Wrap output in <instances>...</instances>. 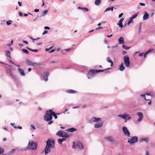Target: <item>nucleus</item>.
I'll return each mask as SVG.
<instances>
[{
	"instance_id": "40",
	"label": "nucleus",
	"mask_w": 155,
	"mask_h": 155,
	"mask_svg": "<svg viewBox=\"0 0 155 155\" xmlns=\"http://www.w3.org/2000/svg\"><path fill=\"white\" fill-rule=\"evenodd\" d=\"M122 47L123 48L126 50H128L130 48V47H126L124 45H123Z\"/></svg>"
},
{
	"instance_id": "34",
	"label": "nucleus",
	"mask_w": 155,
	"mask_h": 155,
	"mask_svg": "<svg viewBox=\"0 0 155 155\" xmlns=\"http://www.w3.org/2000/svg\"><path fill=\"white\" fill-rule=\"evenodd\" d=\"M133 21L132 18H131L130 17L127 22V24L128 25H129L130 23H133Z\"/></svg>"
},
{
	"instance_id": "50",
	"label": "nucleus",
	"mask_w": 155,
	"mask_h": 155,
	"mask_svg": "<svg viewBox=\"0 0 155 155\" xmlns=\"http://www.w3.org/2000/svg\"><path fill=\"white\" fill-rule=\"evenodd\" d=\"M144 54V53H141L139 54V56L140 57H142L143 55Z\"/></svg>"
},
{
	"instance_id": "47",
	"label": "nucleus",
	"mask_w": 155,
	"mask_h": 155,
	"mask_svg": "<svg viewBox=\"0 0 155 155\" xmlns=\"http://www.w3.org/2000/svg\"><path fill=\"white\" fill-rule=\"evenodd\" d=\"M73 50V49L72 48H69L68 49H64V50L65 51H70L71 50Z\"/></svg>"
},
{
	"instance_id": "30",
	"label": "nucleus",
	"mask_w": 155,
	"mask_h": 155,
	"mask_svg": "<svg viewBox=\"0 0 155 155\" xmlns=\"http://www.w3.org/2000/svg\"><path fill=\"white\" fill-rule=\"evenodd\" d=\"M66 92L68 93H73L76 92V91L71 89L67 90Z\"/></svg>"
},
{
	"instance_id": "52",
	"label": "nucleus",
	"mask_w": 155,
	"mask_h": 155,
	"mask_svg": "<svg viewBox=\"0 0 155 155\" xmlns=\"http://www.w3.org/2000/svg\"><path fill=\"white\" fill-rule=\"evenodd\" d=\"M19 128L20 129H22V127L21 126H18V127H16V128L15 129H18Z\"/></svg>"
},
{
	"instance_id": "63",
	"label": "nucleus",
	"mask_w": 155,
	"mask_h": 155,
	"mask_svg": "<svg viewBox=\"0 0 155 155\" xmlns=\"http://www.w3.org/2000/svg\"><path fill=\"white\" fill-rule=\"evenodd\" d=\"M131 118V117L130 116H129L126 118V119L127 120H129Z\"/></svg>"
},
{
	"instance_id": "61",
	"label": "nucleus",
	"mask_w": 155,
	"mask_h": 155,
	"mask_svg": "<svg viewBox=\"0 0 155 155\" xmlns=\"http://www.w3.org/2000/svg\"><path fill=\"white\" fill-rule=\"evenodd\" d=\"M123 15V13H121L119 15L118 17L119 18H120Z\"/></svg>"
},
{
	"instance_id": "55",
	"label": "nucleus",
	"mask_w": 155,
	"mask_h": 155,
	"mask_svg": "<svg viewBox=\"0 0 155 155\" xmlns=\"http://www.w3.org/2000/svg\"><path fill=\"white\" fill-rule=\"evenodd\" d=\"M142 23L141 22L140 23V27L139 29V32L141 30V25Z\"/></svg>"
},
{
	"instance_id": "32",
	"label": "nucleus",
	"mask_w": 155,
	"mask_h": 155,
	"mask_svg": "<svg viewBox=\"0 0 155 155\" xmlns=\"http://www.w3.org/2000/svg\"><path fill=\"white\" fill-rule=\"evenodd\" d=\"M5 52H6V55L7 56H8L10 58H11V57H10V56L11 53H10V51L9 50H8L7 51H5Z\"/></svg>"
},
{
	"instance_id": "2",
	"label": "nucleus",
	"mask_w": 155,
	"mask_h": 155,
	"mask_svg": "<svg viewBox=\"0 0 155 155\" xmlns=\"http://www.w3.org/2000/svg\"><path fill=\"white\" fill-rule=\"evenodd\" d=\"M52 119V117L51 114V112L49 111V110H47L46 114L44 116V119L45 120L48 121L51 120Z\"/></svg>"
},
{
	"instance_id": "36",
	"label": "nucleus",
	"mask_w": 155,
	"mask_h": 155,
	"mask_svg": "<svg viewBox=\"0 0 155 155\" xmlns=\"http://www.w3.org/2000/svg\"><path fill=\"white\" fill-rule=\"evenodd\" d=\"M48 11L47 10H46L44 11L42 13V16L43 17L45 16V15L47 13Z\"/></svg>"
},
{
	"instance_id": "23",
	"label": "nucleus",
	"mask_w": 155,
	"mask_h": 155,
	"mask_svg": "<svg viewBox=\"0 0 155 155\" xmlns=\"http://www.w3.org/2000/svg\"><path fill=\"white\" fill-rule=\"evenodd\" d=\"M77 145L78 148L81 149H82L83 148V147L82 144L80 142H78L77 143Z\"/></svg>"
},
{
	"instance_id": "41",
	"label": "nucleus",
	"mask_w": 155,
	"mask_h": 155,
	"mask_svg": "<svg viewBox=\"0 0 155 155\" xmlns=\"http://www.w3.org/2000/svg\"><path fill=\"white\" fill-rule=\"evenodd\" d=\"M4 152V150L2 148L0 147V155L1 153H3Z\"/></svg>"
},
{
	"instance_id": "49",
	"label": "nucleus",
	"mask_w": 155,
	"mask_h": 155,
	"mask_svg": "<svg viewBox=\"0 0 155 155\" xmlns=\"http://www.w3.org/2000/svg\"><path fill=\"white\" fill-rule=\"evenodd\" d=\"M23 42L25 44L28 45V42L26 41L23 40Z\"/></svg>"
},
{
	"instance_id": "54",
	"label": "nucleus",
	"mask_w": 155,
	"mask_h": 155,
	"mask_svg": "<svg viewBox=\"0 0 155 155\" xmlns=\"http://www.w3.org/2000/svg\"><path fill=\"white\" fill-rule=\"evenodd\" d=\"M146 100H149L150 101H149V102L148 103V104L149 105H150L151 104V100H149V99H147Z\"/></svg>"
},
{
	"instance_id": "7",
	"label": "nucleus",
	"mask_w": 155,
	"mask_h": 155,
	"mask_svg": "<svg viewBox=\"0 0 155 155\" xmlns=\"http://www.w3.org/2000/svg\"><path fill=\"white\" fill-rule=\"evenodd\" d=\"M96 73L95 69H91L88 72L87 76L88 79H90L93 78L94 74Z\"/></svg>"
},
{
	"instance_id": "22",
	"label": "nucleus",
	"mask_w": 155,
	"mask_h": 155,
	"mask_svg": "<svg viewBox=\"0 0 155 155\" xmlns=\"http://www.w3.org/2000/svg\"><path fill=\"white\" fill-rule=\"evenodd\" d=\"M103 124L102 123L96 124L94 125V127L95 128H99L102 126Z\"/></svg>"
},
{
	"instance_id": "5",
	"label": "nucleus",
	"mask_w": 155,
	"mask_h": 155,
	"mask_svg": "<svg viewBox=\"0 0 155 155\" xmlns=\"http://www.w3.org/2000/svg\"><path fill=\"white\" fill-rule=\"evenodd\" d=\"M101 121V118L99 117H94L91 119H90L88 120V122L90 124H92L94 122L98 123L99 122Z\"/></svg>"
},
{
	"instance_id": "62",
	"label": "nucleus",
	"mask_w": 155,
	"mask_h": 155,
	"mask_svg": "<svg viewBox=\"0 0 155 155\" xmlns=\"http://www.w3.org/2000/svg\"><path fill=\"white\" fill-rule=\"evenodd\" d=\"M18 3L19 5V6H21V5H22V3L21 2H18Z\"/></svg>"
},
{
	"instance_id": "45",
	"label": "nucleus",
	"mask_w": 155,
	"mask_h": 155,
	"mask_svg": "<svg viewBox=\"0 0 155 155\" xmlns=\"http://www.w3.org/2000/svg\"><path fill=\"white\" fill-rule=\"evenodd\" d=\"M110 10V7H108L106 8L105 10L104 11V12H106L109 11Z\"/></svg>"
},
{
	"instance_id": "48",
	"label": "nucleus",
	"mask_w": 155,
	"mask_h": 155,
	"mask_svg": "<svg viewBox=\"0 0 155 155\" xmlns=\"http://www.w3.org/2000/svg\"><path fill=\"white\" fill-rule=\"evenodd\" d=\"M44 29H48V30H49L50 29V28L49 27H48V26H45L44 27Z\"/></svg>"
},
{
	"instance_id": "29",
	"label": "nucleus",
	"mask_w": 155,
	"mask_h": 155,
	"mask_svg": "<svg viewBox=\"0 0 155 155\" xmlns=\"http://www.w3.org/2000/svg\"><path fill=\"white\" fill-rule=\"evenodd\" d=\"M107 61L108 62L111 63V66H112L113 65V62L110 59V58L109 57H107Z\"/></svg>"
},
{
	"instance_id": "10",
	"label": "nucleus",
	"mask_w": 155,
	"mask_h": 155,
	"mask_svg": "<svg viewBox=\"0 0 155 155\" xmlns=\"http://www.w3.org/2000/svg\"><path fill=\"white\" fill-rule=\"evenodd\" d=\"M51 149H52L46 146L45 149L43 151L45 153V154L46 155L48 153H50L51 152Z\"/></svg>"
},
{
	"instance_id": "19",
	"label": "nucleus",
	"mask_w": 155,
	"mask_h": 155,
	"mask_svg": "<svg viewBox=\"0 0 155 155\" xmlns=\"http://www.w3.org/2000/svg\"><path fill=\"white\" fill-rule=\"evenodd\" d=\"M149 14L146 12L144 13V14L143 17V20H146L148 19L149 18Z\"/></svg>"
},
{
	"instance_id": "59",
	"label": "nucleus",
	"mask_w": 155,
	"mask_h": 155,
	"mask_svg": "<svg viewBox=\"0 0 155 155\" xmlns=\"http://www.w3.org/2000/svg\"><path fill=\"white\" fill-rule=\"evenodd\" d=\"M146 155H150L148 151H146Z\"/></svg>"
},
{
	"instance_id": "42",
	"label": "nucleus",
	"mask_w": 155,
	"mask_h": 155,
	"mask_svg": "<svg viewBox=\"0 0 155 155\" xmlns=\"http://www.w3.org/2000/svg\"><path fill=\"white\" fill-rule=\"evenodd\" d=\"M53 48V46H51V47H49L48 48H46L45 50L46 51H49V50H50L52 48Z\"/></svg>"
},
{
	"instance_id": "9",
	"label": "nucleus",
	"mask_w": 155,
	"mask_h": 155,
	"mask_svg": "<svg viewBox=\"0 0 155 155\" xmlns=\"http://www.w3.org/2000/svg\"><path fill=\"white\" fill-rule=\"evenodd\" d=\"M122 129L124 135L127 137H130V133L127 128L125 126H124L122 127Z\"/></svg>"
},
{
	"instance_id": "11",
	"label": "nucleus",
	"mask_w": 155,
	"mask_h": 155,
	"mask_svg": "<svg viewBox=\"0 0 155 155\" xmlns=\"http://www.w3.org/2000/svg\"><path fill=\"white\" fill-rule=\"evenodd\" d=\"M49 75V73L48 72L43 73L42 74L43 78L45 82L48 81V77Z\"/></svg>"
},
{
	"instance_id": "14",
	"label": "nucleus",
	"mask_w": 155,
	"mask_h": 155,
	"mask_svg": "<svg viewBox=\"0 0 155 155\" xmlns=\"http://www.w3.org/2000/svg\"><path fill=\"white\" fill-rule=\"evenodd\" d=\"M18 70L19 73L21 76H24L25 75L24 71L22 69L20 68H18Z\"/></svg>"
},
{
	"instance_id": "8",
	"label": "nucleus",
	"mask_w": 155,
	"mask_h": 155,
	"mask_svg": "<svg viewBox=\"0 0 155 155\" xmlns=\"http://www.w3.org/2000/svg\"><path fill=\"white\" fill-rule=\"evenodd\" d=\"M26 62L28 65L32 66H40L41 65V64L40 63L33 62L28 59H27L26 60Z\"/></svg>"
},
{
	"instance_id": "58",
	"label": "nucleus",
	"mask_w": 155,
	"mask_h": 155,
	"mask_svg": "<svg viewBox=\"0 0 155 155\" xmlns=\"http://www.w3.org/2000/svg\"><path fill=\"white\" fill-rule=\"evenodd\" d=\"M30 39L32 40H33V41L34 42V41H35L36 40V39H34L32 37H31L30 38Z\"/></svg>"
},
{
	"instance_id": "37",
	"label": "nucleus",
	"mask_w": 155,
	"mask_h": 155,
	"mask_svg": "<svg viewBox=\"0 0 155 155\" xmlns=\"http://www.w3.org/2000/svg\"><path fill=\"white\" fill-rule=\"evenodd\" d=\"M138 15V14L136 13L135 14L133 15L132 17H131L130 18H132V19L134 18H136L137 16Z\"/></svg>"
},
{
	"instance_id": "38",
	"label": "nucleus",
	"mask_w": 155,
	"mask_h": 155,
	"mask_svg": "<svg viewBox=\"0 0 155 155\" xmlns=\"http://www.w3.org/2000/svg\"><path fill=\"white\" fill-rule=\"evenodd\" d=\"M12 22V21L11 20H9V21H6V24L8 25H11Z\"/></svg>"
},
{
	"instance_id": "26",
	"label": "nucleus",
	"mask_w": 155,
	"mask_h": 155,
	"mask_svg": "<svg viewBox=\"0 0 155 155\" xmlns=\"http://www.w3.org/2000/svg\"><path fill=\"white\" fill-rule=\"evenodd\" d=\"M66 140V138L64 137L61 139L59 138L58 140V142L60 144H61L63 141L65 140Z\"/></svg>"
},
{
	"instance_id": "17",
	"label": "nucleus",
	"mask_w": 155,
	"mask_h": 155,
	"mask_svg": "<svg viewBox=\"0 0 155 155\" xmlns=\"http://www.w3.org/2000/svg\"><path fill=\"white\" fill-rule=\"evenodd\" d=\"M149 141V138L148 137L142 138L140 139V141L141 142L145 141L148 143Z\"/></svg>"
},
{
	"instance_id": "3",
	"label": "nucleus",
	"mask_w": 155,
	"mask_h": 155,
	"mask_svg": "<svg viewBox=\"0 0 155 155\" xmlns=\"http://www.w3.org/2000/svg\"><path fill=\"white\" fill-rule=\"evenodd\" d=\"M138 141V138L137 136L131 137L128 138L127 142L130 145L136 143Z\"/></svg>"
},
{
	"instance_id": "12",
	"label": "nucleus",
	"mask_w": 155,
	"mask_h": 155,
	"mask_svg": "<svg viewBox=\"0 0 155 155\" xmlns=\"http://www.w3.org/2000/svg\"><path fill=\"white\" fill-rule=\"evenodd\" d=\"M129 116V114H127L126 113H124L123 114H119L117 115L118 117H119L122 118L124 120H125L126 119V118Z\"/></svg>"
},
{
	"instance_id": "53",
	"label": "nucleus",
	"mask_w": 155,
	"mask_h": 155,
	"mask_svg": "<svg viewBox=\"0 0 155 155\" xmlns=\"http://www.w3.org/2000/svg\"><path fill=\"white\" fill-rule=\"evenodd\" d=\"M124 18H121L119 20V21L120 22H122L123 21H124Z\"/></svg>"
},
{
	"instance_id": "35",
	"label": "nucleus",
	"mask_w": 155,
	"mask_h": 155,
	"mask_svg": "<svg viewBox=\"0 0 155 155\" xmlns=\"http://www.w3.org/2000/svg\"><path fill=\"white\" fill-rule=\"evenodd\" d=\"M117 25H118L120 27H121V28H122L123 26L122 23L121 22H120L119 21L117 23Z\"/></svg>"
},
{
	"instance_id": "57",
	"label": "nucleus",
	"mask_w": 155,
	"mask_h": 155,
	"mask_svg": "<svg viewBox=\"0 0 155 155\" xmlns=\"http://www.w3.org/2000/svg\"><path fill=\"white\" fill-rule=\"evenodd\" d=\"M15 151V149H12L11 151V153H14Z\"/></svg>"
},
{
	"instance_id": "44",
	"label": "nucleus",
	"mask_w": 155,
	"mask_h": 155,
	"mask_svg": "<svg viewBox=\"0 0 155 155\" xmlns=\"http://www.w3.org/2000/svg\"><path fill=\"white\" fill-rule=\"evenodd\" d=\"M140 96L143 97L145 100H147V99L145 97V94H141L140 95Z\"/></svg>"
},
{
	"instance_id": "51",
	"label": "nucleus",
	"mask_w": 155,
	"mask_h": 155,
	"mask_svg": "<svg viewBox=\"0 0 155 155\" xmlns=\"http://www.w3.org/2000/svg\"><path fill=\"white\" fill-rule=\"evenodd\" d=\"M48 32V31L47 30H45L43 33L42 34L43 35H45V34H47Z\"/></svg>"
},
{
	"instance_id": "1",
	"label": "nucleus",
	"mask_w": 155,
	"mask_h": 155,
	"mask_svg": "<svg viewBox=\"0 0 155 155\" xmlns=\"http://www.w3.org/2000/svg\"><path fill=\"white\" fill-rule=\"evenodd\" d=\"M37 144L35 142L31 141H29L28 146L24 150H35L37 149Z\"/></svg>"
},
{
	"instance_id": "56",
	"label": "nucleus",
	"mask_w": 155,
	"mask_h": 155,
	"mask_svg": "<svg viewBox=\"0 0 155 155\" xmlns=\"http://www.w3.org/2000/svg\"><path fill=\"white\" fill-rule=\"evenodd\" d=\"M139 4L141 5V6H145V4L144 3H139Z\"/></svg>"
},
{
	"instance_id": "24",
	"label": "nucleus",
	"mask_w": 155,
	"mask_h": 155,
	"mask_svg": "<svg viewBox=\"0 0 155 155\" xmlns=\"http://www.w3.org/2000/svg\"><path fill=\"white\" fill-rule=\"evenodd\" d=\"M62 135L63 137L68 138L69 137V135L67 133L64 131H63Z\"/></svg>"
},
{
	"instance_id": "46",
	"label": "nucleus",
	"mask_w": 155,
	"mask_h": 155,
	"mask_svg": "<svg viewBox=\"0 0 155 155\" xmlns=\"http://www.w3.org/2000/svg\"><path fill=\"white\" fill-rule=\"evenodd\" d=\"M11 124L12 125V126L14 127V128H15H15H16V127L15 126V124L14 123H11Z\"/></svg>"
},
{
	"instance_id": "64",
	"label": "nucleus",
	"mask_w": 155,
	"mask_h": 155,
	"mask_svg": "<svg viewBox=\"0 0 155 155\" xmlns=\"http://www.w3.org/2000/svg\"><path fill=\"white\" fill-rule=\"evenodd\" d=\"M53 122V121L52 120H51L48 122V124H49V125L51 124H52V123Z\"/></svg>"
},
{
	"instance_id": "60",
	"label": "nucleus",
	"mask_w": 155,
	"mask_h": 155,
	"mask_svg": "<svg viewBox=\"0 0 155 155\" xmlns=\"http://www.w3.org/2000/svg\"><path fill=\"white\" fill-rule=\"evenodd\" d=\"M31 127L33 128L34 129H35V127L34 125H31Z\"/></svg>"
},
{
	"instance_id": "20",
	"label": "nucleus",
	"mask_w": 155,
	"mask_h": 155,
	"mask_svg": "<svg viewBox=\"0 0 155 155\" xmlns=\"http://www.w3.org/2000/svg\"><path fill=\"white\" fill-rule=\"evenodd\" d=\"M118 42L119 44H121L124 43V39L123 37H120L118 39Z\"/></svg>"
},
{
	"instance_id": "21",
	"label": "nucleus",
	"mask_w": 155,
	"mask_h": 155,
	"mask_svg": "<svg viewBox=\"0 0 155 155\" xmlns=\"http://www.w3.org/2000/svg\"><path fill=\"white\" fill-rule=\"evenodd\" d=\"M62 133L63 131L61 130H60L56 133V135L58 137H62Z\"/></svg>"
},
{
	"instance_id": "31",
	"label": "nucleus",
	"mask_w": 155,
	"mask_h": 155,
	"mask_svg": "<svg viewBox=\"0 0 155 155\" xmlns=\"http://www.w3.org/2000/svg\"><path fill=\"white\" fill-rule=\"evenodd\" d=\"M101 2V0H95V4L96 5H99L100 4Z\"/></svg>"
},
{
	"instance_id": "13",
	"label": "nucleus",
	"mask_w": 155,
	"mask_h": 155,
	"mask_svg": "<svg viewBox=\"0 0 155 155\" xmlns=\"http://www.w3.org/2000/svg\"><path fill=\"white\" fill-rule=\"evenodd\" d=\"M137 115L139 117V119L137 120V121L140 122L141 121L143 118V115L142 113L139 112L137 113Z\"/></svg>"
},
{
	"instance_id": "39",
	"label": "nucleus",
	"mask_w": 155,
	"mask_h": 155,
	"mask_svg": "<svg viewBox=\"0 0 155 155\" xmlns=\"http://www.w3.org/2000/svg\"><path fill=\"white\" fill-rule=\"evenodd\" d=\"M22 51L24 53L27 54L28 53V51L26 49H22Z\"/></svg>"
},
{
	"instance_id": "18",
	"label": "nucleus",
	"mask_w": 155,
	"mask_h": 155,
	"mask_svg": "<svg viewBox=\"0 0 155 155\" xmlns=\"http://www.w3.org/2000/svg\"><path fill=\"white\" fill-rule=\"evenodd\" d=\"M106 138L109 141L113 143L114 141V138L111 136H109Z\"/></svg>"
},
{
	"instance_id": "6",
	"label": "nucleus",
	"mask_w": 155,
	"mask_h": 155,
	"mask_svg": "<svg viewBox=\"0 0 155 155\" xmlns=\"http://www.w3.org/2000/svg\"><path fill=\"white\" fill-rule=\"evenodd\" d=\"M124 61L126 67L129 68L130 67V58L128 56H124Z\"/></svg>"
},
{
	"instance_id": "25",
	"label": "nucleus",
	"mask_w": 155,
	"mask_h": 155,
	"mask_svg": "<svg viewBox=\"0 0 155 155\" xmlns=\"http://www.w3.org/2000/svg\"><path fill=\"white\" fill-rule=\"evenodd\" d=\"M123 65L124 64L123 62H122L120 66L119 70L121 71H123L125 69Z\"/></svg>"
},
{
	"instance_id": "15",
	"label": "nucleus",
	"mask_w": 155,
	"mask_h": 155,
	"mask_svg": "<svg viewBox=\"0 0 155 155\" xmlns=\"http://www.w3.org/2000/svg\"><path fill=\"white\" fill-rule=\"evenodd\" d=\"M12 69H10L9 70L10 76L12 78L14 79H15L16 78V75L13 73L12 72Z\"/></svg>"
},
{
	"instance_id": "4",
	"label": "nucleus",
	"mask_w": 155,
	"mask_h": 155,
	"mask_svg": "<svg viewBox=\"0 0 155 155\" xmlns=\"http://www.w3.org/2000/svg\"><path fill=\"white\" fill-rule=\"evenodd\" d=\"M46 146L52 149H54V141L53 140H51L50 139H48L46 141Z\"/></svg>"
},
{
	"instance_id": "16",
	"label": "nucleus",
	"mask_w": 155,
	"mask_h": 155,
	"mask_svg": "<svg viewBox=\"0 0 155 155\" xmlns=\"http://www.w3.org/2000/svg\"><path fill=\"white\" fill-rule=\"evenodd\" d=\"M111 68H107L104 70H95V71L96 72V73H98L101 72H103L105 71L106 72V73L107 72V71L110 69Z\"/></svg>"
},
{
	"instance_id": "33",
	"label": "nucleus",
	"mask_w": 155,
	"mask_h": 155,
	"mask_svg": "<svg viewBox=\"0 0 155 155\" xmlns=\"http://www.w3.org/2000/svg\"><path fill=\"white\" fill-rule=\"evenodd\" d=\"M76 130V129L74 128H71L69 129H68V130H67V131L70 132H74V131H75Z\"/></svg>"
},
{
	"instance_id": "43",
	"label": "nucleus",
	"mask_w": 155,
	"mask_h": 155,
	"mask_svg": "<svg viewBox=\"0 0 155 155\" xmlns=\"http://www.w3.org/2000/svg\"><path fill=\"white\" fill-rule=\"evenodd\" d=\"M153 49H150L148 51H147V52H146V53L147 54H148L150 52L152 51H153Z\"/></svg>"
},
{
	"instance_id": "28",
	"label": "nucleus",
	"mask_w": 155,
	"mask_h": 155,
	"mask_svg": "<svg viewBox=\"0 0 155 155\" xmlns=\"http://www.w3.org/2000/svg\"><path fill=\"white\" fill-rule=\"evenodd\" d=\"M78 9H81V10H83L85 12H87L88 11V9L87 8H82L81 7H78Z\"/></svg>"
},
{
	"instance_id": "27",
	"label": "nucleus",
	"mask_w": 155,
	"mask_h": 155,
	"mask_svg": "<svg viewBox=\"0 0 155 155\" xmlns=\"http://www.w3.org/2000/svg\"><path fill=\"white\" fill-rule=\"evenodd\" d=\"M49 111L51 112V114H52V116L53 115L55 118V119H57L58 117L57 115L52 110H49Z\"/></svg>"
}]
</instances>
